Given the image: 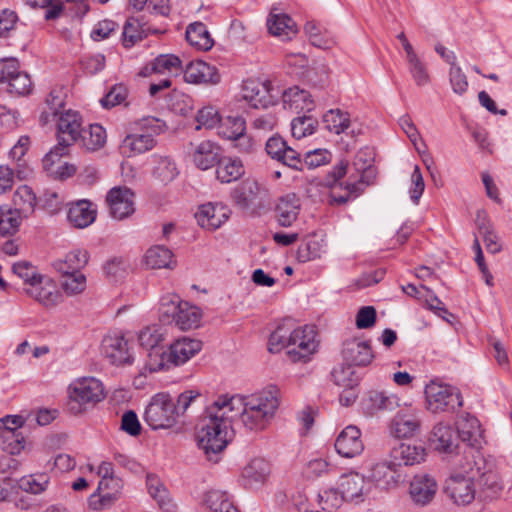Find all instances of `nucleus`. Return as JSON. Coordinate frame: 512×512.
Instances as JSON below:
<instances>
[{"mask_svg":"<svg viewBox=\"0 0 512 512\" xmlns=\"http://www.w3.org/2000/svg\"><path fill=\"white\" fill-rule=\"evenodd\" d=\"M200 319V309L183 301L180 309L178 310L175 325L181 330H190L199 326Z\"/></svg>","mask_w":512,"mask_h":512,"instance_id":"43","label":"nucleus"},{"mask_svg":"<svg viewBox=\"0 0 512 512\" xmlns=\"http://www.w3.org/2000/svg\"><path fill=\"white\" fill-rule=\"evenodd\" d=\"M37 203L48 213L55 214L61 209L63 198L57 191L47 189L37 198Z\"/></svg>","mask_w":512,"mask_h":512,"instance_id":"56","label":"nucleus"},{"mask_svg":"<svg viewBox=\"0 0 512 512\" xmlns=\"http://www.w3.org/2000/svg\"><path fill=\"white\" fill-rule=\"evenodd\" d=\"M409 72L417 86H425L430 82V75L426 64L417 54L407 57Z\"/></svg>","mask_w":512,"mask_h":512,"instance_id":"51","label":"nucleus"},{"mask_svg":"<svg viewBox=\"0 0 512 512\" xmlns=\"http://www.w3.org/2000/svg\"><path fill=\"white\" fill-rule=\"evenodd\" d=\"M81 124L82 118L76 111L68 110L60 114L57 122L58 144L43 158V167L49 169L50 165L68 153V147L78 141L81 136L83 131Z\"/></svg>","mask_w":512,"mask_h":512,"instance_id":"4","label":"nucleus"},{"mask_svg":"<svg viewBox=\"0 0 512 512\" xmlns=\"http://www.w3.org/2000/svg\"><path fill=\"white\" fill-rule=\"evenodd\" d=\"M12 271L19 278L23 279L25 283H28L30 287L36 282H41L43 279V276L37 272L36 267L27 261L13 264Z\"/></svg>","mask_w":512,"mask_h":512,"instance_id":"54","label":"nucleus"},{"mask_svg":"<svg viewBox=\"0 0 512 512\" xmlns=\"http://www.w3.org/2000/svg\"><path fill=\"white\" fill-rule=\"evenodd\" d=\"M230 216L229 208L222 203H206L199 206L195 213L197 223L204 229L215 231L220 228Z\"/></svg>","mask_w":512,"mask_h":512,"instance_id":"15","label":"nucleus"},{"mask_svg":"<svg viewBox=\"0 0 512 512\" xmlns=\"http://www.w3.org/2000/svg\"><path fill=\"white\" fill-rule=\"evenodd\" d=\"M196 121L198 123L196 129H200L201 127L212 129L221 122V118L215 107L206 106L197 112Z\"/></svg>","mask_w":512,"mask_h":512,"instance_id":"61","label":"nucleus"},{"mask_svg":"<svg viewBox=\"0 0 512 512\" xmlns=\"http://www.w3.org/2000/svg\"><path fill=\"white\" fill-rule=\"evenodd\" d=\"M89 254L86 250H74L69 252L64 260L53 263L54 268L61 274L80 272L88 263Z\"/></svg>","mask_w":512,"mask_h":512,"instance_id":"36","label":"nucleus"},{"mask_svg":"<svg viewBox=\"0 0 512 512\" xmlns=\"http://www.w3.org/2000/svg\"><path fill=\"white\" fill-rule=\"evenodd\" d=\"M37 204V197L32 189L27 185H22L13 194L12 205H5V207H12L14 210L27 217L34 211Z\"/></svg>","mask_w":512,"mask_h":512,"instance_id":"39","label":"nucleus"},{"mask_svg":"<svg viewBox=\"0 0 512 512\" xmlns=\"http://www.w3.org/2000/svg\"><path fill=\"white\" fill-rule=\"evenodd\" d=\"M235 404L243 406L239 413L240 420L249 431H263L271 423L279 407V390L270 386L244 400L234 397Z\"/></svg>","mask_w":512,"mask_h":512,"instance_id":"3","label":"nucleus"},{"mask_svg":"<svg viewBox=\"0 0 512 512\" xmlns=\"http://www.w3.org/2000/svg\"><path fill=\"white\" fill-rule=\"evenodd\" d=\"M202 349V342L198 339L183 337L175 340L168 348L173 366L186 363Z\"/></svg>","mask_w":512,"mask_h":512,"instance_id":"26","label":"nucleus"},{"mask_svg":"<svg viewBox=\"0 0 512 512\" xmlns=\"http://www.w3.org/2000/svg\"><path fill=\"white\" fill-rule=\"evenodd\" d=\"M267 28L270 34L283 39H291L297 33L293 19L285 13L272 10L267 18Z\"/></svg>","mask_w":512,"mask_h":512,"instance_id":"31","label":"nucleus"},{"mask_svg":"<svg viewBox=\"0 0 512 512\" xmlns=\"http://www.w3.org/2000/svg\"><path fill=\"white\" fill-rule=\"evenodd\" d=\"M151 122H158V120L143 119L140 125L141 129L145 131L129 134L122 141V152L128 157L142 154L151 150L156 145L154 136L158 134L159 126H151Z\"/></svg>","mask_w":512,"mask_h":512,"instance_id":"9","label":"nucleus"},{"mask_svg":"<svg viewBox=\"0 0 512 512\" xmlns=\"http://www.w3.org/2000/svg\"><path fill=\"white\" fill-rule=\"evenodd\" d=\"M341 355L345 363L357 367H366L374 359L369 342L357 338L348 339L343 343Z\"/></svg>","mask_w":512,"mask_h":512,"instance_id":"14","label":"nucleus"},{"mask_svg":"<svg viewBox=\"0 0 512 512\" xmlns=\"http://www.w3.org/2000/svg\"><path fill=\"white\" fill-rule=\"evenodd\" d=\"M424 392L427 409L432 413L453 412L463 405L460 391L451 385L431 381Z\"/></svg>","mask_w":512,"mask_h":512,"instance_id":"7","label":"nucleus"},{"mask_svg":"<svg viewBox=\"0 0 512 512\" xmlns=\"http://www.w3.org/2000/svg\"><path fill=\"white\" fill-rule=\"evenodd\" d=\"M158 73L179 74L183 68L179 57L173 54H162L154 59Z\"/></svg>","mask_w":512,"mask_h":512,"instance_id":"57","label":"nucleus"},{"mask_svg":"<svg viewBox=\"0 0 512 512\" xmlns=\"http://www.w3.org/2000/svg\"><path fill=\"white\" fill-rule=\"evenodd\" d=\"M109 214L116 220H123L135 212V194L125 186L111 188L106 195Z\"/></svg>","mask_w":512,"mask_h":512,"instance_id":"10","label":"nucleus"},{"mask_svg":"<svg viewBox=\"0 0 512 512\" xmlns=\"http://www.w3.org/2000/svg\"><path fill=\"white\" fill-rule=\"evenodd\" d=\"M150 32L152 31L150 27H148L144 16L128 18L123 28L124 47L130 48L134 46L137 42L146 37Z\"/></svg>","mask_w":512,"mask_h":512,"instance_id":"34","label":"nucleus"},{"mask_svg":"<svg viewBox=\"0 0 512 512\" xmlns=\"http://www.w3.org/2000/svg\"><path fill=\"white\" fill-rule=\"evenodd\" d=\"M102 352L112 364H131L133 358L129 353L128 341L122 335H110L102 341Z\"/></svg>","mask_w":512,"mask_h":512,"instance_id":"18","label":"nucleus"},{"mask_svg":"<svg viewBox=\"0 0 512 512\" xmlns=\"http://www.w3.org/2000/svg\"><path fill=\"white\" fill-rule=\"evenodd\" d=\"M335 449L339 455L345 458L360 455L364 450L360 429L355 425L345 427L336 438Z\"/></svg>","mask_w":512,"mask_h":512,"instance_id":"16","label":"nucleus"},{"mask_svg":"<svg viewBox=\"0 0 512 512\" xmlns=\"http://www.w3.org/2000/svg\"><path fill=\"white\" fill-rule=\"evenodd\" d=\"M16 482L19 489L37 495L47 489L50 477L46 473H37L22 477Z\"/></svg>","mask_w":512,"mask_h":512,"instance_id":"47","label":"nucleus"},{"mask_svg":"<svg viewBox=\"0 0 512 512\" xmlns=\"http://www.w3.org/2000/svg\"><path fill=\"white\" fill-rule=\"evenodd\" d=\"M144 421L153 430L167 429L176 424L177 412L170 394L161 392L151 398L144 412Z\"/></svg>","mask_w":512,"mask_h":512,"instance_id":"6","label":"nucleus"},{"mask_svg":"<svg viewBox=\"0 0 512 512\" xmlns=\"http://www.w3.org/2000/svg\"><path fill=\"white\" fill-rule=\"evenodd\" d=\"M421 420L415 413L398 412L390 425V433L395 438H410L419 434Z\"/></svg>","mask_w":512,"mask_h":512,"instance_id":"23","label":"nucleus"},{"mask_svg":"<svg viewBox=\"0 0 512 512\" xmlns=\"http://www.w3.org/2000/svg\"><path fill=\"white\" fill-rule=\"evenodd\" d=\"M267 473L266 463L263 460L254 459L243 469L242 475L251 482L258 483L265 480Z\"/></svg>","mask_w":512,"mask_h":512,"instance_id":"62","label":"nucleus"},{"mask_svg":"<svg viewBox=\"0 0 512 512\" xmlns=\"http://www.w3.org/2000/svg\"><path fill=\"white\" fill-rule=\"evenodd\" d=\"M437 491V483L428 474H417L410 483L409 493L414 503L426 505Z\"/></svg>","mask_w":512,"mask_h":512,"instance_id":"24","label":"nucleus"},{"mask_svg":"<svg viewBox=\"0 0 512 512\" xmlns=\"http://www.w3.org/2000/svg\"><path fill=\"white\" fill-rule=\"evenodd\" d=\"M300 211V200L294 193L281 197L276 205V218L282 227H290Z\"/></svg>","mask_w":512,"mask_h":512,"instance_id":"29","label":"nucleus"},{"mask_svg":"<svg viewBox=\"0 0 512 512\" xmlns=\"http://www.w3.org/2000/svg\"><path fill=\"white\" fill-rule=\"evenodd\" d=\"M145 262L152 269L171 268L173 254L165 246L157 245L147 250Z\"/></svg>","mask_w":512,"mask_h":512,"instance_id":"44","label":"nucleus"},{"mask_svg":"<svg viewBox=\"0 0 512 512\" xmlns=\"http://www.w3.org/2000/svg\"><path fill=\"white\" fill-rule=\"evenodd\" d=\"M27 293L46 307L55 305L59 298L54 284L49 279L44 281V278L29 287Z\"/></svg>","mask_w":512,"mask_h":512,"instance_id":"38","label":"nucleus"},{"mask_svg":"<svg viewBox=\"0 0 512 512\" xmlns=\"http://www.w3.org/2000/svg\"><path fill=\"white\" fill-rule=\"evenodd\" d=\"M148 492L154 498L161 508L169 505L168 492L161 481L154 475H148L146 480Z\"/></svg>","mask_w":512,"mask_h":512,"instance_id":"55","label":"nucleus"},{"mask_svg":"<svg viewBox=\"0 0 512 512\" xmlns=\"http://www.w3.org/2000/svg\"><path fill=\"white\" fill-rule=\"evenodd\" d=\"M127 96V88L123 84H115L100 100V103L104 108L109 109L122 104L126 100Z\"/></svg>","mask_w":512,"mask_h":512,"instance_id":"60","label":"nucleus"},{"mask_svg":"<svg viewBox=\"0 0 512 512\" xmlns=\"http://www.w3.org/2000/svg\"><path fill=\"white\" fill-rule=\"evenodd\" d=\"M314 338L313 327L293 328L292 321L286 319L271 333L269 351L275 353L287 348V356L292 362L305 363L316 351L317 344Z\"/></svg>","mask_w":512,"mask_h":512,"instance_id":"2","label":"nucleus"},{"mask_svg":"<svg viewBox=\"0 0 512 512\" xmlns=\"http://www.w3.org/2000/svg\"><path fill=\"white\" fill-rule=\"evenodd\" d=\"M400 477L401 475L391 460L388 463L381 462L373 465L369 474L365 476L366 481L370 483V489L375 486L385 490L395 487L400 481Z\"/></svg>","mask_w":512,"mask_h":512,"instance_id":"19","label":"nucleus"},{"mask_svg":"<svg viewBox=\"0 0 512 512\" xmlns=\"http://www.w3.org/2000/svg\"><path fill=\"white\" fill-rule=\"evenodd\" d=\"M445 492L458 505H468L475 498V487L471 477L454 476L446 484Z\"/></svg>","mask_w":512,"mask_h":512,"instance_id":"21","label":"nucleus"},{"mask_svg":"<svg viewBox=\"0 0 512 512\" xmlns=\"http://www.w3.org/2000/svg\"><path fill=\"white\" fill-rule=\"evenodd\" d=\"M186 40L191 46L203 51L211 49L214 45L207 27L202 22H194L188 25Z\"/></svg>","mask_w":512,"mask_h":512,"instance_id":"35","label":"nucleus"},{"mask_svg":"<svg viewBox=\"0 0 512 512\" xmlns=\"http://www.w3.org/2000/svg\"><path fill=\"white\" fill-rule=\"evenodd\" d=\"M182 71L185 81L193 84H217L221 78L215 66L201 60L188 63Z\"/></svg>","mask_w":512,"mask_h":512,"instance_id":"20","label":"nucleus"},{"mask_svg":"<svg viewBox=\"0 0 512 512\" xmlns=\"http://www.w3.org/2000/svg\"><path fill=\"white\" fill-rule=\"evenodd\" d=\"M235 398L220 397L206 409V416L202 420V426L197 433L198 446L203 450L206 458L217 463L220 453L229 442V429L238 413L235 410Z\"/></svg>","mask_w":512,"mask_h":512,"instance_id":"1","label":"nucleus"},{"mask_svg":"<svg viewBox=\"0 0 512 512\" xmlns=\"http://www.w3.org/2000/svg\"><path fill=\"white\" fill-rule=\"evenodd\" d=\"M68 410L74 415L83 413L105 398L104 388L98 379L85 377L78 379L69 386Z\"/></svg>","mask_w":512,"mask_h":512,"instance_id":"5","label":"nucleus"},{"mask_svg":"<svg viewBox=\"0 0 512 512\" xmlns=\"http://www.w3.org/2000/svg\"><path fill=\"white\" fill-rule=\"evenodd\" d=\"M61 286L68 295L83 292L86 288V277L81 272L62 274Z\"/></svg>","mask_w":512,"mask_h":512,"instance_id":"53","label":"nucleus"},{"mask_svg":"<svg viewBox=\"0 0 512 512\" xmlns=\"http://www.w3.org/2000/svg\"><path fill=\"white\" fill-rule=\"evenodd\" d=\"M246 131V121L241 116H228L219 123L218 134L227 140L239 136Z\"/></svg>","mask_w":512,"mask_h":512,"instance_id":"48","label":"nucleus"},{"mask_svg":"<svg viewBox=\"0 0 512 512\" xmlns=\"http://www.w3.org/2000/svg\"><path fill=\"white\" fill-rule=\"evenodd\" d=\"M23 217V214L12 207H6L4 210L2 206V238L14 235L18 231Z\"/></svg>","mask_w":512,"mask_h":512,"instance_id":"52","label":"nucleus"},{"mask_svg":"<svg viewBox=\"0 0 512 512\" xmlns=\"http://www.w3.org/2000/svg\"><path fill=\"white\" fill-rule=\"evenodd\" d=\"M87 150L96 151L106 143V131L99 124H91L88 130L83 129L79 138Z\"/></svg>","mask_w":512,"mask_h":512,"instance_id":"45","label":"nucleus"},{"mask_svg":"<svg viewBox=\"0 0 512 512\" xmlns=\"http://www.w3.org/2000/svg\"><path fill=\"white\" fill-rule=\"evenodd\" d=\"M429 440L434 449L440 452L452 454L458 449L457 430L449 425L437 424Z\"/></svg>","mask_w":512,"mask_h":512,"instance_id":"25","label":"nucleus"},{"mask_svg":"<svg viewBox=\"0 0 512 512\" xmlns=\"http://www.w3.org/2000/svg\"><path fill=\"white\" fill-rule=\"evenodd\" d=\"M8 67L13 68L14 76L5 82L8 85L7 91L16 95L29 94L32 90V81L25 71L20 70L19 61L11 60Z\"/></svg>","mask_w":512,"mask_h":512,"instance_id":"37","label":"nucleus"},{"mask_svg":"<svg viewBox=\"0 0 512 512\" xmlns=\"http://www.w3.org/2000/svg\"><path fill=\"white\" fill-rule=\"evenodd\" d=\"M96 214L90 201L79 200L70 206L67 218L73 227L83 229L95 221Z\"/></svg>","mask_w":512,"mask_h":512,"instance_id":"30","label":"nucleus"},{"mask_svg":"<svg viewBox=\"0 0 512 512\" xmlns=\"http://www.w3.org/2000/svg\"><path fill=\"white\" fill-rule=\"evenodd\" d=\"M353 164L355 169L358 172H361L359 180L346 183V195L335 196L334 194H331L332 203L345 204L350 198L358 197L363 193L365 188L371 184V179L374 178V169L371 164L364 159V154L362 152L356 154Z\"/></svg>","mask_w":512,"mask_h":512,"instance_id":"11","label":"nucleus"},{"mask_svg":"<svg viewBox=\"0 0 512 512\" xmlns=\"http://www.w3.org/2000/svg\"><path fill=\"white\" fill-rule=\"evenodd\" d=\"M168 349L164 346L148 350L145 369L150 373L169 370L174 367Z\"/></svg>","mask_w":512,"mask_h":512,"instance_id":"41","label":"nucleus"},{"mask_svg":"<svg viewBox=\"0 0 512 512\" xmlns=\"http://www.w3.org/2000/svg\"><path fill=\"white\" fill-rule=\"evenodd\" d=\"M323 121L329 131L335 134L345 132L350 126V118L348 113L339 109L330 110L323 116Z\"/></svg>","mask_w":512,"mask_h":512,"instance_id":"50","label":"nucleus"},{"mask_svg":"<svg viewBox=\"0 0 512 512\" xmlns=\"http://www.w3.org/2000/svg\"><path fill=\"white\" fill-rule=\"evenodd\" d=\"M317 127V118L306 114L294 118L291 122L292 135L297 139L313 134Z\"/></svg>","mask_w":512,"mask_h":512,"instance_id":"49","label":"nucleus"},{"mask_svg":"<svg viewBox=\"0 0 512 512\" xmlns=\"http://www.w3.org/2000/svg\"><path fill=\"white\" fill-rule=\"evenodd\" d=\"M319 504L324 511H332L339 508L346 499L340 490L328 489L318 495Z\"/></svg>","mask_w":512,"mask_h":512,"instance_id":"63","label":"nucleus"},{"mask_svg":"<svg viewBox=\"0 0 512 512\" xmlns=\"http://www.w3.org/2000/svg\"><path fill=\"white\" fill-rule=\"evenodd\" d=\"M421 289H424L427 292L424 296L426 307L433 311L437 316L447 322H450L448 317H453V314L446 309L444 303L428 287L421 285Z\"/></svg>","mask_w":512,"mask_h":512,"instance_id":"59","label":"nucleus"},{"mask_svg":"<svg viewBox=\"0 0 512 512\" xmlns=\"http://www.w3.org/2000/svg\"><path fill=\"white\" fill-rule=\"evenodd\" d=\"M259 191L260 186L255 180L246 179L231 190L230 196L238 207L247 209L257 199Z\"/></svg>","mask_w":512,"mask_h":512,"instance_id":"32","label":"nucleus"},{"mask_svg":"<svg viewBox=\"0 0 512 512\" xmlns=\"http://www.w3.org/2000/svg\"><path fill=\"white\" fill-rule=\"evenodd\" d=\"M280 97V90L270 82L248 80L242 86V98L253 108H268L275 105Z\"/></svg>","mask_w":512,"mask_h":512,"instance_id":"8","label":"nucleus"},{"mask_svg":"<svg viewBox=\"0 0 512 512\" xmlns=\"http://www.w3.org/2000/svg\"><path fill=\"white\" fill-rule=\"evenodd\" d=\"M192 158L197 168L201 170L210 169L217 165L221 159V148L213 141L204 140L196 145Z\"/></svg>","mask_w":512,"mask_h":512,"instance_id":"28","label":"nucleus"},{"mask_svg":"<svg viewBox=\"0 0 512 512\" xmlns=\"http://www.w3.org/2000/svg\"><path fill=\"white\" fill-rule=\"evenodd\" d=\"M283 107L296 112H311L314 109V101L311 94L297 86L280 91Z\"/></svg>","mask_w":512,"mask_h":512,"instance_id":"27","label":"nucleus"},{"mask_svg":"<svg viewBox=\"0 0 512 512\" xmlns=\"http://www.w3.org/2000/svg\"><path fill=\"white\" fill-rule=\"evenodd\" d=\"M389 456L391 463L396 468L402 465L412 466L424 461L426 450L422 444L401 442L392 446Z\"/></svg>","mask_w":512,"mask_h":512,"instance_id":"17","label":"nucleus"},{"mask_svg":"<svg viewBox=\"0 0 512 512\" xmlns=\"http://www.w3.org/2000/svg\"><path fill=\"white\" fill-rule=\"evenodd\" d=\"M155 166L152 175L163 184L173 181L178 175L176 164L167 156L153 155Z\"/></svg>","mask_w":512,"mask_h":512,"instance_id":"40","label":"nucleus"},{"mask_svg":"<svg viewBox=\"0 0 512 512\" xmlns=\"http://www.w3.org/2000/svg\"><path fill=\"white\" fill-rule=\"evenodd\" d=\"M25 424L21 415L2 417V451L19 454L24 449L25 438L19 431Z\"/></svg>","mask_w":512,"mask_h":512,"instance_id":"12","label":"nucleus"},{"mask_svg":"<svg viewBox=\"0 0 512 512\" xmlns=\"http://www.w3.org/2000/svg\"><path fill=\"white\" fill-rule=\"evenodd\" d=\"M182 303L183 301H180L177 297L162 298L160 305L161 321L167 323L175 322Z\"/></svg>","mask_w":512,"mask_h":512,"instance_id":"64","label":"nucleus"},{"mask_svg":"<svg viewBox=\"0 0 512 512\" xmlns=\"http://www.w3.org/2000/svg\"><path fill=\"white\" fill-rule=\"evenodd\" d=\"M265 150L272 159L277 160L289 168L302 170L301 154L289 147L281 136H271L266 141Z\"/></svg>","mask_w":512,"mask_h":512,"instance_id":"13","label":"nucleus"},{"mask_svg":"<svg viewBox=\"0 0 512 512\" xmlns=\"http://www.w3.org/2000/svg\"><path fill=\"white\" fill-rule=\"evenodd\" d=\"M138 341L141 347L151 350L160 347L162 341V333L157 326H147L138 334Z\"/></svg>","mask_w":512,"mask_h":512,"instance_id":"58","label":"nucleus"},{"mask_svg":"<svg viewBox=\"0 0 512 512\" xmlns=\"http://www.w3.org/2000/svg\"><path fill=\"white\" fill-rule=\"evenodd\" d=\"M245 174L243 162L239 158L223 157L217 163L216 177L221 183H232Z\"/></svg>","mask_w":512,"mask_h":512,"instance_id":"33","label":"nucleus"},{"mask_svg":"<svg viewBox=\"0 0 512 512\" xmlns=\"http://www.w3.org/2000/svg\"><path fill=\"white\" fill-rule=\"evenodd\" d=\"M331 377L336 385L344 388H355L360 381L353 366L345 362L332 370Z\"/></svg>","mask_w":512,"mask_h":512,"instance_id":"46","label":"nucleus"},{"mask_svg":"<svg viewBox=\"0 0 512 512\" xmlns=\"http://www.w3.org/2000/svg\"><path fill=\"white\" fill-rule=\"evenodd\" d=\"M339 489L346 501H361L370 492V483L358 472H350L341 476Z\"/></svg>","mask_w":512,"mask_h":512,"instance_id":"22","label":"nucleus"},{"mask_svg":"<svg viewBox=\"0 0 512 512\" xmlns=\"http://www.w3.org/2000/svg\"><path fill=\"white\" fill-rule=\"evenodd\" d=\"M457 435L458 439L467 443L469 447H474L480 436L479 421L472 416L461 419L457 424Z\"/></svg>","mask_w":512,"mask_h":512,"instance_id":"42","label":"nucleus"}]
</instances>
